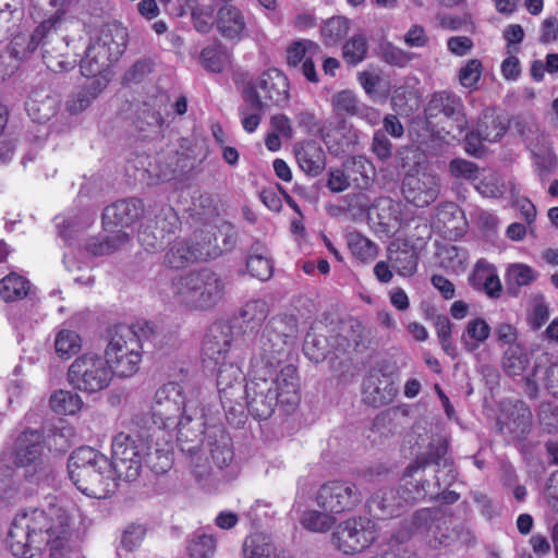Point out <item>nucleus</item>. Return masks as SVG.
<instances>
[{"instance_id":"obj_1","label":"nucleus","mask_w":558,"mask_h":558,"mask_svg":"<svg viewBox=\"0 0 558 558\" xmlns=\"http://www.w3.org/2000/svg\"><path fill=\"white\" fill-rule=\"evenodd\" d=\"M250 378L245 385L248 413L256 420L269 418L280 405L287 413L300 402V385L296 367L292 364L277 368L262 363L251 364Z\"/></svg>"},{"instance_id":"obj_2","label":"nucleus","mask_w":558,"mask_h":558,"mask_svg":"<svg viewBox=\"0 0 558 558\" xmlns=\"http://www.w3.org/2000/svg\"><path fill=\"white\" fill-rule=\"evenodd\" d=\"M73 517L59 505L47 509H29L17 513L8 533L12 554L21 558H33L45 547L46 539L54 535L72 533Z\"/></svg>"},{"instance_id":"obj_3","label":"nucleus","mask_w":558,"mask_h":558,"mask_svg":"<svg viewBox=\"0 0 558 558\" xmlns=\"http://www.w3.org/2000/svg\"><path fill=\"white\" fill-rule=\"evenodd\" d=\"M69 476L73 484L88 497L106 498L116 488L111 461L90 447H80L68 462Z\"/></svg>"},{"instance_id":"obj_4","label":"nucleus","mask_w":558,"mask_h":558,"mask_svg":"<svg viewBox=\"0 0 558 558\" xmlns=\"http://www.w3.org/2000/svg\"><path fill=\"white\" fill-rule=\"evenodd\" d=\"M171 291L177 303L189 311L207 312L225 298V279L208 268L192 270L175 277Z\"/></svg>"},{"instance_id":"obj_5","label":"nucleus","mask_w":558,"mask_h":558,"mask_svg":"<svg viewBox=\"0 0 558 558\" xmlns=\"http://www.w3.org/2000/svg\"><path fill=\"white\" fill-rule=\"evenodd\" d=\"M145 326L148 330L140 324L119 325L111 330L104 360L112 369V374L129 377L138 371L142 361V342L150 332L147 323Z\"/></svg>"},{"instance_id":"obj_6","label":"nucleus","mask_w":558,"mask_h":558,"mask_svg":"<svg viewBox=\"0 0 558 558\" xmlns=\"http://www.w3.org/2000/svg\"><path fill=\"white\" fill-rule=\"evenodd\" d=\"M299 335L298 319L293 315L272 317L262 335L259 353L251 364H263L268 368L284 366L286 359L293 349Z\"/></svg>"},{"instance_id":"obj_7","label":"nucleus","mask_w":558,"mask_h":558,"mask_svg":"<svg viewBox=\"0 0 558 558\" xmlns=\"http://www.w3.org/2000/svg\"><path fill=\"white\" fill-rule=\"evenodd\" d=\"M60 22L61 16L56 14L38 25L31 35L26 50L24 51L19 50L17 47L25 43V38L16 37L12 43L13 51L16 54H22L21 57H25L26 52H33L40 46L44 62L49 70L53 72L69 70L73 66V62H71L64 53L68 43L58 32Z\"/></svg>"},{"instance_id":"obj_8","label":"nucleus","mask_w":558,"mask_h":558,"mask_svg":"<svg viewBox=\"0 0 558 558\" xmlns=\"http://www.w3.org/2000/svg\"><path fill=\"white\" fill-rule=\"evenodd\" d=\"M129 39L125 27L121 24H107L100 28L96 40L92 43L84 59L81 72L85 76H98L116 62L124 52Z\"/></svg>"},{"instance_id":"obj_9","label":"nucleus","mask_w":558,"mask_h":558,"mask_svg":"<svg viewBox=\"0 0 558 558\" xmlns=\"http://www.w3.org/2000/svg\"><path fill=\"white\" fill-rule=\"evenodd\" d=\"M232 440L220 425L206 427L205 444L198 456L191 462L195 476L203 480L210 475L213 468L222 470L233 461Z\"/></svg>"},{"instance_id":"obj_10","label":"nucleus","mask_w":558,"mask_h":558,"mask_svg":"<svg viewBox=\"0 0 558 558\" xmlns=\"http://www.w3.org/2000/svg\"><path fill=\"white\" fill-rule=\"evenodd\" d=\"M112 369L102 356L86 353L76 357L69 367L68 381L83 392L95 393L106 389L112 380Z\"/></svg>"},{"instance_id":"obj_11","label":"nucleus","mask_w":558,"mask_h":558,"mask_svg":"<svg viewBox=\"0 0 558 558\" xmlns=\"http://www.w3.org/2000/svg\"><path fill=\"white\" fill-rule=\"evenodd\" d=\"M112 468L126 481H134L141 473L143 461L149 449L140 437L120 432L112 439Z\"/></svg>"},{"instance_id":"obj_12","label":"nucleus","mask_w":558,"mask_h":558,"mask_svg":"<svg viewBox=\"0 0 558 558\" xmlns=\"http://www.w3.org/2000/svg\"><path fill=\"white\" fill-rule=\"evenodd\" d=\"M449 449V439L441 433H434L429 437L427 451L417 456L415 461L409 464L404 470V477H414L418 472L423 471L429 464H437L447 469L444 478L440 477V469L437 470L436 483L438 486H450L456 481V472L452 464L447 458Z\"/></svg>"},{"instance_id":"obj_13","label":"nucleus","mask_w":558,"mask_h":558,"mask_svg":"<svg viewBox=\"0 0 558 558\" xmlns=\"http://www.w3.org/2000/svg\"><path fill=\"white\" fill-rule=\"evenodd\" d=\"M377 538L374 524L365 518H351L339 523L332 535V544L343 554L353 555L369 547Z\"/></svg>"},{"instance_id":"obj_14","label":"nucleus","mask_w":558,"mask_h":558,"mask_svg":"<svg viewBox=\"0 0 558 558\" xmlns=\"http://www.w3.org/2000/svg\"><path fill=\"white\" fill-rule=\"evenodd\" d=\"M362 501V493L349 481H330L322 485L316 494L319 508L332 514L350 512Z\"/></svg>"},{"instance_id":"obj_15","label":"nucleus","mask_w":558,"mask_h":558,"mask_svg":"<svg viewBox=\"0 0 558 558\" xmlns=\"http://www.w3.org/2000/svg\"><path fill=\"white\" fill-rule=\"evenodd\" d=\"M425 118L427 123L432 124L434 120L444 117L454 123L459 133L468 128V119L464 113V105L460 96L440 90L432 95L425 107Z\"/></svg>"},{"instance_id":"obj_16","label":"nucleus","mask_w":558,"mask_h":558,"mask_svg":"<svg viewBox=\"0 0 558 558\" xmlns=\"http://www.w3.org/2000/svg\"><path fill=\"white\" fill-rule=\"evenodd\" d=\"M185 405L183 388L178 383H168L160 387L154 397L151 413L159 420L163 427L182 420V411Z\"/></svg>"},{"instance_id":"obj_17","label":"nucleus","mask_w":558,"mask_h":558,"mask_svg":"<svg viewBox=\"0 0 558 558\" xmlns=\"http://www.w3.org/2000/svg\"><path fill=\"white\" fill-rule=\"evenodd\" d=\"M402 192L409 203L417 207L428 206L440 193V179L432 171L409 173L403 179Z\"/></svg>"},{"instance_id":"obj_18","label":"nucleus","mask_w":558,"mask_h":558,"mask_svg":"<svg viewBox=\"0 0 558 558\" xmlns=\"http://www.w3.org/2000/svg\"><path fill=\"white\" fill-rule=\"evenodd\" d=\"M417 496L404 488H380L367 501V507L375 518L388 519L400 514Z\"/></svg>"},{"instance_id":"obj_19","label":"nucleus","mask_w":558,"mask_h":558,"mask_svg":"<svg viewBox=\"0 0 558 558\" xmlns=\"http://www.w3.org/2000/svg\"><path fill=\"white\" fill-rule=\"evenodd\" d=\"M169 98L167 95H157L144 102L137 111L136 129L145 137L160 134L165 123Z\"/></svg>"},{"instance_id":"obj_20","label":"nucleus","mask_w":558,"mask_h":558,"mask_svg":"<svg viewBox=\"0 0 558 558\" xmlns=\"http://www.w3.org/2000/svg\"><path fill=\"white\" fill-rule=\"evenodd\" d=\"M364 401L375 408L389 404L398 395L393 378L380 369H372L363 383Z\"/></svg>"},{"instance_id":"obj_21","label":"nucleus","mask_w":558,"mask_h":558,"mask_svg":"<svg viewBox=\"0 0 558 558\" xmlns=\"http://www.w3.org/2000/svg\"><path fill=\"white\" fill-rule=\"evenodd\" d=\"M247 88H254L267 105L282 106L289 99V83L286 75L277 69L264 71L257 81Z\"/></svg>"},{"instance_id":"obj_22","label":"nucleus","mask_w":558,"mask_h":558,"mask_svg":"<svg viewBox=\"0 0 558 558\" xmlns=\"http://www.w3.org/2000/svg\"><path fill=\"white\" fill-rule=\"evenodd\" d=\"M144 215V204L141 199L131 197L120 199L105 208L102 223L105 228L130 227Z\"/></svg>"},{"instance_id":"obj_23","label":"nucleus","mask_w":558,"mask_h":558,"mask_svg":"<svg viewBox=\"0 0 558 558\" xmlns=\"http://www.w3.org/2000/svg\"><path fill=\"white\" fill-rule=\"evenodd\" d=\"M532 425V413L529 407L517 401L509 405L504 415L498 420L499 430L512 440L524 437Z\"/></svg>"},{"instance_id":"obj_24","label":"nucleus","mask_w":558,"mask_h":558,"mask_svg":"<svg viewBox=\"0 0 558 558\" xmlns=\"http://www.w3.org/2000/svg\"><path fill=\"white\" fill-rule=\"evenodd\" d=\"M232 340L231 327L227 324H214L205 335L203 361L219 364L226 361Z\"/></svg>"},{"instance_id":"obj_25","label":"nucleus","mask_w":558,"mask_h":558,"mask_svg":"<svg viewBox=\"0 0 558 558\" xmlns=\"http://www.w3.org/2000/svg\"><path fill=\"white\" fill-rule=\"evenodd\" d=\"M179 223V218L169 206L162 207L156 216L155 229L146 227L140 233V241L146 250H157L162 246L165 236L174 233Z\"/></svg>"},{"instance_id":"obj_26","label":"nucleus","mask_w":558,"mask_h":558,"mask_svg":"<svg viewBox=\"0 0 558 558\" xmlns=\"http://www.w3.org/2000/svg\"><path fill=\"white\" fill-rule=\"evenodd\" d=\"M293 153L299 167L307 175L317 177L324 171L326 154L318 142L307 140L296 143Z\"/></svg>"},{"instance_id":"obj_27","label":"nucleus","mask_w":558,"mask_h":558,"mask_svg":"<svg viewBox=\"0 0 558 558\" xmlns=\"http://www.w3.org/2000/svg\"><path fill=\"white\" fill-rule=\"evenodd\" d=\"M44 436L38 430L23 432L15 442L14 463L17 466L26 468L36 464L44 451Z\"/></svg>"},{"instance_id":"obj_28","label":"nucleus","mask_w":558,"mask_h":558,"mask_svg":"<svg viewBox=\"0 0 558 558\" xmlns=\"http://www.w3.org/2000/svg\"><path fill=\"white\" fill-rule=\"evenodd\" d=\"M178 429V442L182 452L192 457V459L199 454L205 444V424L202 420L193 421L186 416L175 423Z\"/></svg>"},{"instance_id":"obj_29","label":"nucleus","mask_w":558,"mask_h":558,"mask_svg":"<svg viewBox=\"0 0 558 558\" xmlns=\"http://www.w3.org/2000/svg\"><path fill=\"white\" fill-rule=\"evenodd\" d=\"M58 104V96L50 88L41 86L32 90L26 110L34 121L44 123L57 113Z\"/></svg>"},{"instance_id":"obj_30","label":"nucleus","mask_w":558,"mask_h":558,"mask_svg":"<svg viewBox=\"0 0 558 558\" xmlns=\"http://www.w3.org/2000/svg\"><path fill=\"white\" fill-rule=\"evenodd\" d=\"M217 29L227 39L241 40L246 23L240 9L232 4L222 5L217 13Z\"/></svg>"},{"instance_id":"obj_31","label":"nucleus","mask_w":558,"mask_h":558,"mask_svg":"<svg viewBox=\"0 0 558 558\" xmlns=\"http://www.w3.org/2000/svg\"><path fill=\"white\" fill-rule=\"evenodd\" d=\"M207 254L208 253H203L195 248L193 239H179L169 245L163 263L170 268L182 269L193 263L199 262V257Z\"/></svg>"},{"instance_id":"obj_32","label":"nucleus","mask_w":558,"mask_h":558,"mask_svg":"<svg viewBox=\"0 0 558 558\" xmlns=\"http://www.w3.org/2000/svg\"><path fill=\"white\" fill-rule=\"evenodd\" d=\"M436 222L449 238L462 236L468 228L464 213L454 203H446L438 207Z\"/></svg>"},{"instance_id":"obj_33","label":"nucleus","mask_w":558,"mask_h":558,"mask_svg":"<svg viewBox=\"0 0 558 558\" xmlns=\"http://www.w3.org/2000/svg\"><path fill=\"white\" fill-rule=\"evenodd\" d=\"M388 259L400 276L410 277L416 272L418 256L408 243L392 242L388 248Z\"/></svg>"},{"instance_id":"obj_34","label":"nucleus","mask_w":558,"mask_h":558,"mask_svg":"<svg viewBox=\"0 0 558 558\" xmlns=\"http://www.w3.org/2000/svg\"><path fill=\"white\" fill-rule=\"evenodd\" d=\"M219 367L217 369V387L220 393V399L223 407H227L228 403H231V398L229 397V390H240L243 373L239 365L234 363H227L226 361H221V363L217 364Z\"/></svg>"},{"instance_id":"obj_35","label":"nucleus","mask_w":558,"mask_h":558,"mask_svg":"<svg viewBox=\"0 0 558 558\" xmlns=\"http://www.w3.org/2000/svg\"><path fill=\"white\" fill-rule=\"evenodd\" d=\"M245 106L240 109V116L242 117L243 129L252 133L254 132L262 120V112L266 107L260 96L254 88H246L243 93Z\"/></svg>"},{"instance_id":"obj_36","label":"nucleus","mask_w":558,"mask_h":558,"mask_svg":"<svg viewBox=\"0 0 558 558\" xmlns=\"http://www.w3.org/2000/svg\"><path fill=\"white\" fill-rule=\"evenodd\" d=\"M474 131L485 142L494 143L504 136L507 124L495 111L487 109L480 117Z\"/></svg>"},{"instance_id":"obj_37","label":"nucleus","mask_w":558,"mask_h":558,"mask_svg":"<svg viewBox=\"0 0 558 558\" xmlns=\"http://www.w3.org/2000/svg\"><path fill=\"white\" fill-rule=\"evenodd\" d=\"M81 396L72 390L59 389L51 393L50 409L60 415H74L83 408Z\"/></svg>"},{"instance_id":"obj_38","label":"nucleus","mask_w":558,"mask_h":558,"mask_svg":"<svg viewBox=\"0 0 558 558\" xmlns=\"http://www.w3.org/2000/svg\"><path fill=\"white\" fill-rule=\"evenodd\" d=\"M490 335V326L483 318L470 320L461 336V342L468 352H474Z\"/></svg>"},{"instance_id":"obj_39","label":"nucleus","mask_w":558,"mask_h":558,"mask_svg":"<svg viewBox=\"0 0 558 558\" xmlns=\"http://www.w3.org/2000/svg\"><path fill=\"white\" fill-rule=\"evenodd\" d=\"M303 351L311 361L318 363L331 352V343L327 335L312 328L305 336Z\"/></svg>"},{"instance_id":"obj_40","label":"nucleus","mask_w":558,"mask_h":558,"mask_svg":"<svg viewBox=\"0 0 558 558\" xmlns=\"http://www.w3.org/2000/svg\"><path fill=\"white\" fill-rule=\"evenodd\" d=\"M31 292V282L24 277L11 272L0 281V295L5 302L26 298Z\"/></svg>"},{"instance_id":"obj_41","label":"nucleus","mask_w":558,"mask_h":558,"mask_svg":"<svg viewBox=\"0 0 558 558\" xmlns=\"http://www.w3.org/2000/svg\"><path fill=\"white\" fill-rule=\"evenodd\" d=\"M526 383L534 390H536L538 383H544L549 393L558 396V362L548 366L536 364L532 375L526 377Z\"/></svg>"},{"instance_id":"obj_42","label":"nucleus","mask_w":558,"mask_h":558,"mask_svg":"<svg viewBox=\"0 0 558 558\" xmlns=\"http://www.w3.org/2000/svg\"><path fill=\"white\" fill-rule=\"evenodd\" d=\"M269 314L268 304L264 300L247 301L240 310L243 325L251 330L257 329Z\"/></svg>"},{"instance_id":"obj_43","label":"nucleus","mask_w":558,"mask_h":558,"mask_svg":"<svg viewBox=\"0 0 558 558\" xmlns=\"http://www.w3.org/2000/svg\"><path fill=\"white\" fill-rule=\"evenodd\" d=\"M246 558H293L290 555L278 551L263 535H255L244 544Z\"/></svg>"},{"instance_id":"obj_44","label":"nucleus","mask_w":558,"mask_h":558,"mask_svg":"<svg viewBox=\"0 0 558 558\" xmlns=\"http://www.w3.org/2000/svg\"><path fill=\"white\" fill-rule=\"evenodd\" d=\"M331 107L337 116H360L366 107L352 90H341L331 98Z\"/></svg>"},{"instance_id":"obj_45","label":"nucleus","mask_w":558,"mask_h":558,"mask_svg":"<svg viewBox=\"0 0 558 558\" xmlns=\"http://www.w3.org/2000/svg\"><path fill=\"white\" fill-rule=\"evenodd\" d=\"M368 41L364 34L357 33L349 38L342 46V58L349 65H357L367 56Z\"/></svg>"},{"instance_id":"obj_46","label":"nucleus","mask_w":558,"mask_h":558,"mask_svg":"<svg viewBox=\"0 0 558 558\" xmlns=\"http://www.w3.org/2000/svg\"><path fill=\"white\" fill-rule=\"evenodd\" d=\"M350 21L344 16H332L322 27V37L327 46L338 45L349 33Z\"/></svg>"},{"instance_id":"obj_47","label":"nucleus","mask_w":558,"mask_h":558,"mask_svg":"<svg viewBox=\"0 0 558 558\" xmlns=\"http://www.w3.org/2000/svg\"><path fill=\"white\" fill-rule=\"evenodd\" d=\"M348 245L352 255L362 263L371 262L377 255L376 245L359 232L349 233Z\"/></svg>"},{"instance_id":"obj_48","label":"nucleus","mask_w":558,"mask_h":558,"mask_svg":"<svg viewBox=\"0 0 558 558\" xmlns=\"http://www.w3.org/2000/svg\"><path fill=\"white\" fill-rule=\"evenodd\" d=\"M319 47L310 39H299L287 48V63L290 68L300 66L306 58H312Z\"/></svg>"},{"instance_id":"obj_49","label":"nucleus","mask_w":558,"mask_h":558,"mask_svg":"<svg viewBox=\"0 0 558 558\" xmlns=\"http://www.w3.org/2000/svg\"><path fill=\"white\" fill-rule=\"evenodd\" d=\"M471 281L475 288L483 289L489 298L496 299L500 296L501 283L498 276L485 267L477 265Z\"/></svg>"},{"instance_id":"obj_50","label":"nucleus","mask_w":558,"mask_h":558,"mask_svg":"<svg viewBox=\"0 0 558 558\" xmlns=\"http://www.w3.org/2000/svg\"><path fill=\"white\" fill-rule=\"evenodd\" d=\"M527 364L529 359L526 353L522 348L518 345L509 347L504 353L502 367L505 372L511 377L522 375Z\"/></svg>"},{"instance_id":"obj_51","label":"nucleus","mask_w":558,"mask_h":558,"mask_svg":"<svg viewBox=\"0 0 558 558\" xmlns=\"http://www.w3.org/2000/svg\"><path fill=\"white\" fill-rule=\"evenodd\" d=\"M332 513L308 510L305 511L301 518V524L308 531L325 533L329 531L336 523Z\"/></svg>"},{"instance_id":"obj_52","label":"nucleus","mask_w":558,"mask_h":558,"mask_svg":"<svg viewBox=\"0 0 558 558\" xmlns=\"http://www.w3.org/2000/svg\"><path fill=\"white\" fill-rule=\"evenodd\" d=\"M54 345L60 357L70 359L80 351L82 341L75 331L64 329L57 335Z\"/></svg>"},{"instance_id":"obj_53","label":"nucleus","mask_w":558,"mask_h":558,"mask_svg":"<svg viewBox=\"0 0 558 558\" xmlns=\"http://www.w3.org/2000/svg\"><path fill=\"white\" fill-rule=\"evenodd\" d=\"M201 61L207 71L220 73L228 62V54L221 45L209 46L202 50Z\"/></svg>"},{"instance_id":"obj_54","label":"nucleus","mask_w":558,"mask_h":558,"mask_svg":"<svg viewBox=\"0 0 558 558\" xmlns=\"http://www.w3.org/2000/svg\"><path fill=\"white\" fill-rule=\"evenodd\" d=\"M193 241L197 251L208 253L207 255L199 257V262L216 258L222 253V248L217 244V236L215 233L209 231L195 233Z\"/></svg>"},{"instance_id":"obj_55","label":"nucleus","mask_w":558,"mask_h":558,"mask_svg":"<svg viewBox=\"0 0 558 558\" xmlns=\"http://www.w3.org/2000/svg\"><path fill=\"white\" fill-rule=\"evenodd\" d=\"M45 546L49 547L51 558H70L73 551L72 533L61 532V535L49 537Z\"/></svg>"},{"instance_id":"obj_56","label":"nucleus","mask_w":558,"mask_h":558,"mask_svg":"<svg viewBox=\"0 0 558 558\" xmlns=\"http://www.w3.org/2000/svg\"><path fill=\"white\" fill-rule=\"evenodd\" d=\"M475 189L486 197H500L506 192V185L497 173L489 172L475 185Z\"/></svg>"},{"instance_id":"obj_57","label":"nucleus","mask_w":558,"mask_h":558,"mask_svg":"<svg viewBox=\"0 0 558 558\" xmlns=\"http://www.w3.org/2000/svg\"><path fill=\"white\" fill-rule=\"evenodd\" d=\"M246 267L248 272L259 280H267L272 274L270 260L262 254H252L247 258Z\"/></svg>"},{"instance_id":"obj_58","label":"nucleus","mask_w":558,"mask_h":558,"mask_svg":"<svg viewBox=\"0 0 558 558\" xmlns=\"http://www.w3.org/2000/svg\"><path fill=\"white\" fill-rule=\"evenodd\" d=\"M216 541L210 535H199L194 538L190 546L189 553L192 558H209L214 555Z\"/></svg>"},{"instance_id":"obj_59","label":"nucleus","mask_w":558,"mask_h":558,"mask_svg":"<svg viewBox=\"0 0 558 558\" xmlns=\"http://www.w3.org/2000/svg\"><path fill=\"white\" fill-rule=\"evenodd\" d=\"M535 279L531 267L522 264L512 265L507 272L508 284L523 287L530 284Z\"/></svg>"},{"instance_id":"obj_60","label":"nucleus","mask_w":558,"mask_h":558,"mask_svg":"<svg viewBox=\"0 0 558 558\" xmlns=\"http://www.w3.org/2000/svg\"><path fill=\"white\" fill-rule=\"evenodd\" d=\"M482 75V63L472 59L459 71V82L463 87L470 88L477 84Z\"/></svg>"},{"instance_id":"obj_61","label":"nucleus","mask_w":558,"mask_h":558,"mask_svg":"<svg viewBox=\"0 0 558 558\" xmlns=\"http://www.w3.org/2000/svg\"><path fill=\"white\" fill-rule=\"evenodd\" d=\"M449 169L453 177L462 178L470 181L476 180L480 171L476 163L461 158H456L451 160Z\"/></svg>"},{"instance_id":"obj_62","label":"nucleus","mask_w":558,"mask_h":558,"mask_svg":"<svg viewBox=\"0 0 558 558\" xmlns=\"http://www.w3.org/2000/svg\"><path fill=\"white\" fill-rule=\"evenodd\" d=\"M538 418L546 432L554 433L558 429V408L551 403H543L541 405Z\"/></svg>"},{"instance_id":"obj_63","label":"nucleus","mask_w":558,"mask_h":558,"mask_svg":"<svg viewBox=\"0 0 558 558\" xmlns=\"http://www.w3.org/2000/svg\"><path fill=\"white\" fill-rule=\"evenodd\" d=\"M130 241V236L126 232L121 230L114 232L110 236L105 239V243H100L99 247L95 250L96 253L100 254H111L114 251L123 247Z\"/></svg>"},{"instance_id":"obj_64","label":"nucleus","mask_w":558,"mask_h":558,"mask_svg":"<svg viewBox=\"0 0 558 558\" xmlns=\"http://www.w3.org/2000/svg\"><path fill=\"white\" fill-rule=\"evenodd\" d=\"M145 461L156 473H165L171 466L169 452L159 449H156L154 453L147 451Z\"/></svg>"}]
</instances>
